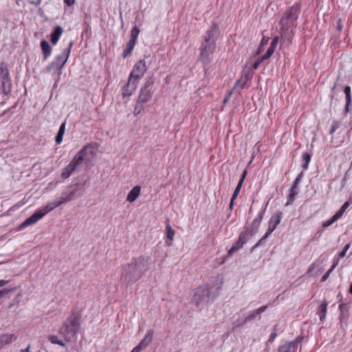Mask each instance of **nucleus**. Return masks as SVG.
I'll return each mask as SVG.
<instances>
[{"label":"nucleus","mask_w":352,"mask_h":352,"mask_svg":"<svg viewBox=\"0 0 352 352\" xmlns=\"http://www.w3.org/2000/svg\"><path fill=\"white\" fill-rule=\"evenodd\" d=\"M142 349L138 345L134 347L131 352H140Z\"/></svg>","instance_id":"nucleus-59"},{"label":"nucleus","mask_w":352,"mask_h":352,"mask_svg":"<svg viewBox=\"0 0 352 352\" xmlns=\"http://www.w3.org/2000/svg\"><path fill=\"white\" fill-rule=\"evenodd\" d=\"M344 92L345 96L351 94V87L349 86H346L344 89Z\"/></svg>","instance_id":"nucleus-53"},{"label":"nucleus","mask_w":352,"mask_h":352,"mask_svg":"<svg viewBox=\"0 0 352 352\" xmlns=\"http://www.w3.org/2000/svg\"><path fill=\"white\" fill-rule=\"evenodd\" d=\"M48 340L50 341L52 344H56L60 346H64L65 344V343L59 340L56 336L51 335L48 337Z\"/></svg>","instance_id":"nucleus-33"},{"label":"nucleus","mask_w":352,"mask_h":352,"mask_svg":"<svg viewBox=\"0 0 352 352\" xmlns=\"http://www.w3.org/2000/svg\"><path fill=\"white\" fill-rule=\"evenodd\" d=\"M151 260V256L142 255L133 260L131 263L138 273L140 276L142 277L148 270Z\"/></svg>","instance_id":"nucleus-8"},{"label":"nucleus","mask_w":352,"mask_h":352,"mask_svg":"<svg viewBox=\"0 0 352 352\" xmlns=\"http://www.w3.org/2000/svg\"><path fill=\"white\" fill-rule=\"evenodd\" d=\"M243 184V182H241V181H239V182H238V184H237V186H236V188H235V189H238V190H239V191H240V190H241V186H242Z\"/></svg>","instance_id":"nucleus-57"},{"label":"nucleus","mask_w":352,"mask_h":352,"mask_svg":"<svg viewBox=\"0 0 352 352\" xmlns=\"http://www.w3.org/2000/svg\"><path fill=\"white\" fill-rule=\"evenodd\" d=\"M268 39H269V38H267V39H265V37L263 38L262 41H261V45H263L266 44V43L267 42Z\"/></svg>","instance_id":"nucleus-63"},{"label":"nucleus","mask_w":352,"mask_h":352,"mask_svg":"<svg viewBox=\"0 0 352 352\" xmlns=\"http://www.w3.org/2000/svg\"><path fill=\"white\" fill-rule=\"evenodd\" d=\"M335 221H336L333 219L332 217L330 219L322 222V228H326L332 225Z\"/></svg>","instance_id":"nucleus-42"},{"label":"nucleus","mask_w":352,"mask_h":352,"mask_svg":"<svg viewBox=\"0 0 352 352\" xmlns=\"http://www.w3.org/2000/svg\"><path fill=\"white\" fill-rule=\"evenodd\" d=\"M302 174H299L294 181L292 187L290 188V192L287 197V200L285 206H288L294 202L296 195L298 194V186L301 180Z\"/></svg>","instance_id":"nucleus-12"},{"label":"nucleus","mask_w":352,"mask_h":352,"mask_svg":"<svg viewBox=\"0 0 352 352\" xmlns=\"http://www.w3.org/2000/svg\"><path fill=\"white\" fill-rule=\"evenodd\" d=\"M63 204V201H60V198L48 203L43 209L36 210L30 217L27 218L21 224H20L19 230H22L27 226L34 225L41 219L46 214Z\"/></svg>","instance_id":"nucleus-5"},{"label":"nucleus","mask_w":352,"mask_h":352,"mask_svg":"<svg viewBox=\"0 0 352 352\" xmlns=\"http://www.w3.org/2000/svg\"><path fill=\"white\" fill-rule=\"evenodd\" d=\"M72 46L73 42L70 41L67 47L65 48L60 55L56 56L55 59L46 67V71L51 72L52 76L56 77L54 85H56L59 80L62 68L67 61Z\"/></svg>","instance_id":"nucleus-4"},{"label":"nucleus","mask_w":352,"mask_h":352,"mask_svg":"<svg viewBox=\"0 0 352 352\" xmlns=\"http://www.w3.org/2000/svg\"><path fill=\"white\" fill-rule=\"evenodd\" d=\"M166 237L170 240L173 241L175 236V230L171 228L169 223H166Z\"/></svg>","instance_id":"nucleus-28"},{"label":"nucleus","mask_w":352,"mask_h":352,"mask_svg":"<svg viewBox=\"0 0 352 352\" xmlns=\"http://www.w3.org/2000/svg\"><path fill=\"white\" fill-rule=\"evenodd\" d=\"M41 47L43 52V58L45 60L51 56L52 47L45 40L41 41Z\"/></svg>","instance_id":"nucleus-22"},{"label":"nucleus","mask_w":352,"mask_h":352,"mask_svg":"<svg viewBox=\"0 0 352 352\" xmlns=\"http://www.w3.org/2000/svg\"><path fill=\"white\" fill-rule=\"evenodd\" d=\"M274 50H275L274 47L270 46L269 48L267 49V52H265V54L262 56L263 60H266L268 58H270L271 57V56L273 54V53L274 52Z\"/></svg>","instance_id":"nucleus-37"},{"label":"nucleus","mask_w":352,"mask_h":352,"mask_svg":"<svg viewBox=\"0 0 352 352\" xmlns=\"http://www.w3.org/2000/svg\"><path fill=\"white\" fill-rule=\"evenodd\" d=\"M135 44L136 43H134L133 41H129L126 43V48L122 52V57L124 58H126L129 54H131V53L132 52L135 47Z\"/></svg>","instance_id":"nucleus-26"},{"label":"nucleus","mask_w":352,"mask_h":352,"mask_svg":"<svg viewBox=\"0 0 352 352\" xmlns=\"http://www.w3.org/2000/svg\"><path fill=\"white\" fill-rule=\"evenodd\" d=\"M137 85L138 82L134 80L130 81V78H129L128 83L122 87L123 97L131 96L135 90Z\"/></svg>","instance_id":"nucleus-16"},{"label":"nucleus","mask_w":352,"mask_h":352,"mask_svg":"<svg viewBox=\"0 0 352 352\" xmlns=\"http://www.w3.org/2000/svg\"><path fill=\"white\" fill-rule=\"evenodd\" d=\"M327 302H322L320 306V310L318 312V314L320 317V320H322L325 316H326V314H327Z\"/></svg>","instance_id":"nucleus-30"},{"label":"nucleus","mask_w":352,"mask_h":352,"mask_svg":"<svg viewBox=\"0 0 352 352\" xmlns=\"http://www.w3.org/2000/svg\"><path fill=\"white\" fill-rule=\"evenodd\" d=\"M13 289L4 288L0 290V298L8 295L11 292H12Z\"/></svg>","instance_id":"nucleus-40"},{"label":"nucleus","mask_w":352,"mask_h":352,"mask_svg":"<svg viewBox=\"0 0 352 352\" xmlns=\"http://www.w3.org/2000/svg\"><path fill=\"white\" fill-rule=\"evenodd\" d=\"M248 78L245 76L244 78H241L240 79H239L236 83H235V85H234V88L237 87H240L241 89H243L246 86V83H247V81H248Z\"/></svg>","instance_id":"nucleus-35"},{"label":"nucleus","mask_w":352,"mask_h":352,"mask_svg":"<svg viewBox=\"0 0 352 352\" xmlns=\"http://www.w3.org/2000/svg\"><path fill=\"white\" fill-rule=\"evenodd\" d=\"M300 13V5L299 3H296L285 11L279 22L280 26V34L283 42L292 43L294 29L298 25L297 20Z\"/></svg>","instance_id":"nucleus-2"},{"label":"nucleus","mask_w":352,"mask_h":352,"mask_svg":"<svg viewBox=\"0 0 352 352\" xmlns=\"http://www.w3.org/2000/svg\"><path fill=\"white\" fill-rule=\"evenodd\" d=\"M80 155L82 157V160H80L81 164L84 161H91L96 155V152L94 147L91 144H87L76 155Z\"/></svg>","instance_id":"nucleus-13"},{"label":"nucleus","mask_w":352,"mask_h":352,"mask_svg":"<svg viewBox=\"0 0 352 352\" xmlns=\"http://www.w3.org/2000/svg\"><path fill=\"white\" fill-rule=\"evenodd\" d=\"M0 74L2 76L1 78L3 80L2 82H3V87L4 91L6 93L7 91L9 92L10 91V85L8 87V90H7V87H6V82L9 81V72L8 71L6 66L4 65L3 64L0 65Z\"/></svg>","instance_id":"nucleus-17"},{"label":"nucleus","mask_w":352,"mask_h":352,"mask_svg":"<svg viewBox=\"0 0 352 352\" xmlns=\"http://www.w3.org/2000/svg\"><path fill=\"white\" fill-rule=\"evenodd\" d=\"M140 34V30L137 26L133 28L131 31V38L129 41H133L134 43H136L137 38Z\"/></svg>","instance_id":"nucleus-32"},{"label":"nucleus","mask_w":352,"mask_h":352,"mask_svg":"<svg viewBox=\"0 0 352 352\" xmlns=\"http://www.w3.org/2000/svg\"><path fill=\"white\" fill-rule=\"evenodd\" d=\"M349 105L350 104L346 103L345 105V113H348L349 111Z\"/></svg>","instance_id":"nucleus-62"},{"label":"nucleus","mask_w":352,"mask_h":352,"mask_svg":"<svg viewBox=\"0 0 352 352\" xmlns=\"http://www.w3.org/2000/svg\"><path fill=\"white\" fill-rule=\"evenodd\" d=\"M147 67L144 60H140L135 64L129 75L130 81L134 80L138 83L139 80L146 72Z\"/></svg>","instance_id":"nucleus-10"},{"label":"nucleus","mask_w":352,"mask_h":352,"mask_svg":"<svg viewBox=\"0 0 352 352\" xmlns=\"http://www.w3.org/2000/svg\"><path fill=\"white\" fill-rule=\"evenodd\" d=\"M337 265H338V261L336 263H334L331 266V267L328 270V272L322 277V281H324V280H326L328 278V277L329 276V274L335 269V267H336Z\"/></svg>","instance_id":"nucleus-39"},{"label":"nucleus","mask_w":352,"mask_h":352,"mask_svg":"<svg viewBox=\"0 0 352 352\" xmlns=\"http://www.w3.org/2000/svg\"><path fill=\"white\" fill-rule=\"evenodd\" d=\"M234 201H232V199H231L230 202V206H229V209L230 210H233Z\"/></svg>","instance_id":"nucleus-61"},{"label":"nucleus","mask_w":352,"mask_h":352,"mask_svg":"<svg viewBox=\"0 0 352 352\" xmlns=\"http://www.w3.org/2000/svg\"><path fill=\"white\" fill-rule=\"evenodd\" d=\"M349 247H350V245L349 244H347L344 246L342 251L339 254L340 258H344L346 256V253L347 250H349Z\"/></svg>","instance_id":"nucleus-45"},{"label":"nucleus","mask_w":352,"mask_h":352,"mask_svg":"<svg viewBox=\"0 0 352 352\" xmlns=\"http://www.w3.org/2000/svg\"><path fill=\"white\" fill-rule=\"evenodd\" d=\"M219 34V26L217 23H213L203 36L199 55V58L203 63H210L212 60V55L216 52V42Z\"/></svg>","instance_id":"nucleus-3"},{"label":"nucleus","mask_w":352,"mask_h":352,"mask_svg":"<svg viewBox=\"0 0 352 352\" xmlns=\"http://www.w3.org/2000/svg\"><path fill=\"white\" fill-rule=\"evenodd\" d=\"M65 130V122H63L60 126L58 133L64 135Z\"/></svg>","instance_id":"nucleus-48"},{"label":"nucleus","mask_w":352,"mask_h":352,"mask_svg":"<svg viewBox=\"0 0 352 352\" xmlns=\"http://www.w3.org/2000/svg\"><path fill=\"white\" fill-rule=\"evenodd\" d=\"M264 60H263V57H261L256 61H255V63L252 65V68L255 70L257 69L260 66L261 63Z\"/></svg>","instance_id":"nucleus-43"},{"label":"nucleus","mask_w":352,"mask_h":352,"mask_svg":"<svg viewBox=\"0 0 352 352\" xmlns=\"http://www.w3.org/2000/svg\"><path fill=\"white\" fill-rule=\"evenodd\" d=\"M82 160V157L80 155H76L72 161L69 162V164L63 168L61 177L63 179H67L69 178L71 175L74 173L76 168L80 165V160Z\"/></svg>","instance_id":"nucleus-11"},{"label":"nucleus","mask_w":352,"mask_h":352,"mask_svg":"<svg viewBox=\"0 0 352 352\" xmlns=\"http://www.w3.org/2000/svg\"><path fill=\"white\" fill-rule=\"evenodd\" d=\"M351 102V94L350 95H346V103H348V104H350Z\"/></svg>","instance_id":"nucleus-58"},{"label":"nucleus","mask_w":352,"mask_h":352,"mask_svg":"<svg viewBox=\"0 0 352 352\" xmlns=\"http://www.w3.org/2000/svg\"><path fill=\"white\" fill-rule=\"evenodd\" d=\"M30 346H28L26 349H21V350L20 351V352H30Z\"/></svg>","instance_id":"nucleus-64"},{"label":"nucleus","mask_w":352,"mask_h":352,"mask_svg":"<svg viewBox=\"0 0 352 352\" xmlns=\"http://www.w3.org/2000/svg\"><path fill=\"white\" fill-rule=\"evenodd\" d=\"M340 126V122L339 121H333L329 131L330 134H333L339 127Z\"/></svg>","instance_id":"nucleus-38"},{"label":"nucleus","mask_w":352,"mask_h":352,"mask_svg":"<svg viewBox=\"0 0 352 352\" xmlns=\"http://www.w3.org/2000/svg\"><path fill=\"white\" fill-rule=\"evenodd\" d=\"M75 194L76 190H72L67 194H63V196L60 197V201H63V204H65L66 202L71 201L73 199Z\"/></svg>","instance_id":"nucleus-31"},{"label":"nucleus","mask_w":352,"mask_h":352,"mask_svg":"<svg viewBox=\"0 0 352 352\" xmlns=\"http://www.w3.org/2000/svg\"><path fill=\"white\" fill-rule=\"evenodd\" d=\"M267 204H266L265 207H267ZM265 208H266L262 209L261 210H260L258 212L256 217L254 219L251 226L250 227L247 228L248 230H250V231H252L253 233H255L257 232L258 228L260 226L261 222L263 218V216H264V214L265 212Z\"/></svg>","instance_id":"nucleus-15"},{"label":"nucleus","mask_w":352,"mask_h":352,"mask_svg":"<svg viewBox=\"0 0 352 352\" xmlns=\"http://www.w3.org/2000/svg\"><path fill=\"white\" fill-rule=\"evenodd\" d=\"M63 134H59V133H57L56 136V143L57 144H59L62 142L63 141Z\"/></svg>","instance_id":"nucleus-47"},{"label":"nucleus","mask_w":352,"mask_h":352,"mask_svg":"<svg viewBox=\"0 0 352 352\" xmlns=\"http://www.w3.org/2000/svg\"><path fill=\"white\" fill-rule=\"evenodd\" d=\"M302 161L304 162V163L302 164V167L304 170H307L311 160V155L308 153H305L302 154Z\"/></svg>","instance_id":"nucleus-29"},{"label":"nucleus","mask_w":352,"mask_h":352,"mask_svg":"<svg viewBox=\"0 0 352 352\" xmlns=\"http://www.w3.org/2000/svg\"><path fill=\"white\" fill-rule=\"evenodd\" d=\"M17 337L13 333L0 335V348L3 345L10 344L16 340Z\"/></svg>","instance_id":"nucleus-18"},{"label":"nucleus","mask_w":352,"mask_h":352,"mask_svg":"<svg viewBox=\"0 0 352 352\" xmlns=\"http://www.w3.org/2000/svg\"><path fill=\"white\" fill-rule=\"evenodd\" d=\"M76 0H64V3L68 6H71L75 3Z\"/></svg>","instance_id":"nucleus-52"},{"label":"nucleus","mask_w":352,"mask_h":352,"mask_svg":"<svg viewBox=\"0 0 352 352\" xmlns=\"http://www.w3.org/2000/svg\"><path fill=\"white\" fill-rule=\"evenodd\" d=\"M79 320L80 317L78 314L76 312L72 313L60 327V333L64 336L70 333L76 335L80 328Z\"/></svg>","instance_id":"nucleus-6"},{"label":"nucleus","mask_w":352,"mask_h":352,"mask_svg":"<svg viewBox=\"0 0 352 352\" xmlns=\"http://www.w3.org/2000/svg\"><path fill=\"white\" fill-rule=\"evenodd\" d=\"M222 284L221 276L211 277L207 285L195 289L192 302L201 309L205 304L212 302L219 295Z\"/></svg>","instance_id":"nucleus-1"},{"label":"nucleus","mask_w":352,"mask_h":352,"mask_svg":"<svg viewBox=\"0 0 352 352\" xmlns=\"http://www.w3.org/2000/svg\"><path fill=\"white\" fill-rule=\"evenodd\" d=\"M243 245L237 241L234 245L228 250V256L231 257L236 252L242 248Z\"/></svg>","instance_id":"nucleus-27"},{"label":"nucleus","mask_w":352,"mask_h":352,"mask_svg":"<svg viewBox=\"0 0 352 352\" xmlns=\"http://www.w3.org/2000/svg\"><path fill=\"white\" fill-rule=\"evenodd\" d=\"M144 110V103H139V101L137 100L136 104L134 108L133 113L135 116L140 115Z\"/></svg>","instance_id":"nucleus-34"},{"label":"nucleus","mask_w":352,"mask_h":352,"mask_svg":"<svg viewBox=\"0 0 352 352\" xmlns=\"http://www.w3.org/2000/svg\"><path fill=\"white\" fill-rule=\"evenodd\" d=\"M283 213L281 212H276L274 214H273L269 222H268V229L266 232L268 234H271L273 231L276 228L277 226L280 223L282 218Z\"/></svg>","instance_id":"nucleus-14"},{"label":"nucleus","mask_w":352,"mask_h":352,"mask_svg":"<svg viewBox=\"0 0 352 352\" xmlns=\"http://www.w3.org/2000/svg\"><path fill=\"white\" fill-rule=\"evenodd\" d=\"M278 39H279V38H278V36L274 37L272 41V42H271V43H270V47H274L276 49V46L278 45Z\"/></svg>","instance_id":"nucleus-46"},{"label":"nucleus","mask_w":352,"mask_h":352,"mask_svg":"<svg viewBox=\"0 0 352 352\" xmlns=\"http://www.w3.org/2000/svg\"><path fill=\"white\" fill-rule=\"evenodd\" d=\"M9 283V280H0V287H3L6 286Z\"/></svg>","instance_id":"nucleus-54"},{"label":"nucleus","mask_w":352,"mask_h":352,"mask_svg":"<svg viewBox=\"0 0 352 352\" xmlns=\"http://www.w3.org/2000/svg\"><path fill=\"white\" fill-rule=\"evenodd\" d=\"M254 234V233H253L252 231H250V230H248V228H246V230L243 232H241L240 234L238 241L244 245L248 242L250 237L252 236Z\"/></svg>","instance_id":"nucleus-25"},{"label":"nucleus","mask_w":352,"mask_h":352,"mask_svg":"<svg viewBox=\"0 0 352 352\" xmlns=\"http://www.w3.org/2000/svg\"><path fill=\"white\" fill-rule=\"evenodd\" d=\"M63 32V28L60 26H56L54 32L51 34V42L53 45H56L58 41L60 36Z\"/></svg>","instance_id":"nucleus-24"},{"label":"nucleus","mask_w":352,"mask_h":352,"mask_svg":"<svg viewBox=\"0 0 352 352\" xmlns=\"http://www.w3.org/2000/svg\"><path fill=\"white\" fill-rule=\"evenodd\" d=\"M337 28L339 30H341L342 29V26L341 25V20L339 19L337 22Z\"/></svg>","instance_id":"nucleus-60"},{"label":"nucleus","mask_w":352,"mask_h":352,"mask_svg":"<svg viewBox=\"0 0 352 352\" xmlns=\"http://www.w3.org/2000/svg\"><path fill=\"white\" fill-rule=\"evenodd\" d=\"M153 331L150 329L147 331L146 334L144 337V338L141 340V342L138 344V346L141 349H145L148 344L151 342L153 340Z\"/></svg>","instance_id":"nucleus-20"},{"label":"nucleus","mask_w":352,"mask_h":352,"mask_svg":"<svg viewBox=\"0 0 352 352\" xmlns=\"http://www.w3.org/2000/svg\"><path fill=\"white\" fill-rule=\"evenodd\" d=\"M344 214V212L340 209L336 212V213L333 216V219L336 221L338 220Z\"/></svg>","instance_id":"nucleus-44"},{"label":"nucleus","mask_w":352,"mask_h":352,"mask_svg":"<svg viewBox=\"0 0 352 352\" xmlns=\"http://www.w3.org/2000/svg\"><path fill=\"white\" fill-rule=\"evenodd\" d=\"M297 344L295 342H290L285 344L278 349V352H296Z\"/></svg>","instance_id":"nucleus-23"},{"label":"nucleus","mask_w":352,"mask_h":352,"mask_svg":"<svg viewBox=\"0 0 352 352\" xmlns=\"http://www.w3.org/2000/svg\"><path fill=\"white\" fill-rule=\"evenodd\" d=\"M267 309V305H264V306H262V307L258 308L256 310L253 311L252 314H250L249 316H248L245 318L244 322L247 323V322L252 320L253 319L256 318V317L260 318V315L262 313H263L264 311H265Z\"/></svg>","instance_id":"nucleus-21"},{"label":"nucleus","mask_w":352,"mask_h":352,"mask_svg":"<svg viewBox=\"0 0 352 352\" xmlns=\"http://www.w3.org/2000/svg\"><path fill=\"white\" fill-rule=\"evenodd\" d=\"M270 235V234H268L267 232H266L264 236L252 248V251L262 245Z\"/></svg>","instance_id":"nucleus-36"},{"label":"nucleus","mask_w":352,"mask_h":352,"mask_svg":"<svg viewBox=\"0 0 352 352\" xmlns=\"http://www.w3.org/2000/svg\"><path fill=\"white\" fill-rule=\"evenodd\" d=\"M239 192H240V191L238 190V189H235L234 190V191L233 192V195H232V196L231 197V199H232V201H234L237 198Z\"/></svg>","instance_id":"nucleus-50"},{"label":"nucleus","mask_w":352,"mask_h":352,"mask_svg":"<svg viewBox=\"0 0 352 352\" xmlns=\"http://www.w3.org/2000/svg\"><path fill=\"white\" fill-rule=\"evenodd\" d=\"M9 283V280H0V287H3L6 286Z\"/></svg>","instance_id":"nucleus-55"},{"label":"nucleus","mask_w":352,"mask_h":352,"mask_svg":"<svg viewBox=\"0 0 352 352\" xmlns=\"http://www.w3.org/2000/svg\"><path fill=\"white\" fill-rule=\"evenodd\" d=\"M41 1H42V0H37V1L29 0V1H28V3L31 5H34L35 6H38L41 3Z\"/></svg>","instance_id":"nucleus-49"},{"label":"nucleus","mask_w":352,"mask_h":352,"mask_svg":"<svg viewBox=\"0 0 352 352\" xmlns=\"http://www.w3.org/2000/svg\"><path fill=\"white\" fill-rule=\"evenodd\" d=\"M349 206V202L346 201L342 206V207L340 209L344 212Z\"/></svg>","instance_id":"nucleus-51"},{"label":"nucleus","mask_w":352,"mask_h":352,"mask_svg":"<svg viewBox=\"0 0 352 352\" xmlns=\"http://www.w3.org/2000/svg\"><path fill=\"white\" fill-rule=\"evenodd\" d=\"M141 277L131 263L122 266L120 282L129 285L138 281Z\"/></svg>","instance_id":"nucleus-7"},{"label":"nucleus","mask_w":352,"mask_h":352,"mask_svg":"<svg viewBox=\"0 0 352 352\" xmlns=\"http://www.w3.org/2000/svg\"><path fill=\"white\" fill-rule=\"evenodd\" d=\"M141 192V187L140 186H134L128 193L126 197V201L129 202L135 201L137 198L140 196Z\"/></svg>","instance_id":"nucleus-19"},{"label":"nucleus","mask_w":352,"mask_h":352,"mask_svg":"<svg viewBox=\"0 0 352 352\" xmlns=\"http://www.w3.org/2000/svg\"><path fill=\"white\" fill-rule=\"evenodd\" d=\"M278 327V324H276L274 325V328H273V331L272 332L271 335L270 336V338H269V341L270 342H273L274 340V339L276 338L277 336V333H276V328Z\"/></svg>","instance_id":"nucleus-41"},{"label":"nucleus","mask_w":352,"mask_h":352,"mask_svg":"<svg viewBox=\"0 0 352 352\" xmlns=\"http://www.w3.org/2000/svg\"><path fill=\"white\" fill-rule=\"evenodd\" d=\"M246 175H247V171L245 170L243 172V173H242V175H241V178H240L239 181H241V182H244V180H245V177H246Z\"/></svg>","instance_id":"nucleus-56"},{"label":"nucleus","mask_w":352,"mask_h":352,"mask_svg":"<svg viewBox=\"0 0 352 352\" xmlns=\"http://www.w3.org/2000/svg\"><path fill=\"white\" fill-rule=\"evenodd\" d=\"M154 82L152 80H147L141 88L138 100L139 103H146L152 98Z\"/></svg>","instance_id":"nucleus-9"}]
</instances>
